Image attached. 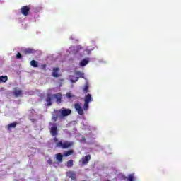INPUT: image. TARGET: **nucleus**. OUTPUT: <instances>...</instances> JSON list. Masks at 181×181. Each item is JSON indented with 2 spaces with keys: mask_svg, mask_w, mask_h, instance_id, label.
<instances>
[{
  "mask_svg": "<svg viewBox=\"0 0 181 181\" xmlns=\"http://www.w3.org/2000/svg\"><path fill=\"white\" fill-rule=\"evenodd\" d=\"M30 64L32 67H39V64L35 60L30 61Z\"/></svg>",
  "mask_w": 181,
  "mask_h": 181,
  "instance_id": "17",
  "label": "nucleus"
},
{
  "mask_svg": "<svg viewBox=\"0 0 181 181\" xmlns=\"http://www.w3.org/2000/svg\"><path fill=\"white\" fill-rule=\"evenodd\" d=\"M88 58L83 59L82 61H81L79 64L81 67H84V66H87V64H88Z\"/></svg>",
  "mask_w": 181,
  "mask_h": 181,
  "instance_id": "14",
  "label": "nucleus"
},
{
  "mask_svg": "<svg viewBox=\"0 0 181 181\" xmlns=\"http://www.w3.org/2000/svg\"><path fill=\"white\" fill-rule=\"evenodd\" d=\"M59 71H60V68L59 67H55L52 69V76L57 78L60 77V75H59Z\"/></svg>",
  "mask_w": 181,
  "mask_h": 181,
  "instance_id": "7",
  "label": "nucleus"
},
{
  "mask_svg": "<svg viewBox=\"0 0 181 181\" xmlns=\"http://www.w3.org/2000/svg\"><path fill=\"white\" fill-rule=\"evenodd\" d=\"M71 81V83H76V81H78L79 77H76L74 76H70Z\"/></svg>",
  "mask_w": 181,
  "mask_h": 181,
  "instance_id": "20",
  "label": "nucleus"
},
{
  "mask_svg": "<svg viewBox=\"0 0 181 181\" xmlns=\"http://www.w3.org/2000/svg\"><path fill=\"white\" fill-rule=\"evenodd\" d=\"M90 159H91V156L90 154H88L87 156H86L81 159L82 164L83 165L88 164V162H90Z\"/></svg>",
  "mask_w": 181,
  "mask_h": 181,
  "instance_id": "6",
  "label": "nucleus"
},
{
  "mask_svg": "<svg viewBox=\"0 0 181 181\" xmlns=\"http://www.w3.org/2000/svg\"><path fill=\"white\" fill-rule=\"evenodd\" d=\"M73 160H69V161H67L66 163V166L67 168H73Z\"/></svg>",
  "mask_w": 181,
  "mask_h": 181,
  "instance_id": "23",
  "label": "nucleus"
},
{
  "mask_svg": "<svg viewBox=\"0 0 181 181\" xmlns=\"http://www.w3.org/2000/svg\"><path fill=\"white\" fill-rule=\"evenodd\" d=\"M23 53L24 54H33L36 53V51L32 48H27L23 49Z\"/></svg>",
  "mask_w": 181,
  "mask_h": 181,
  "instance_id": "8",
  "label": "nucleus"
},
{
  "mask_svg": "<svg viewBox=\"0 0 181 181\" xmlns=\"http://www.w3.org/2000/svg\"><path fill=\"white\" fill-rule=\"evenodd\" d=\"M57 126L54 124V126L51 127L50 134L52 136H56L57 135Z\"/></svg>",
  "mask_w": 181,
  "mask_h": 181,
  "instance_id": "9",
  "label": "nucleus"
},
{
  "mask_svg": "<svg viewBox=\"0 0 181 181\" xmlns=\"http://www.w3.org/2000/svg\"><path fill=\"white\" fill-rule=\"evenodd\" d=\"M15 97H21L22 95V90H18L13 92Z\"/></svg>",
  "mask_w": 181,
  "mask_h": 181,
  "instance_id": "18",
  "label": "nucleus"
},
{
  "mask_svg": "<svg viewBox=\"0 0 181 181\" xmlns=\"http://www.w3.org/2000/svg\"><path fill=\"white\" fill-rule=\"evenodd\" d=\"M58 119H59V115H53V117H52L53 121L56 122V121H57Z\"/></svg>",
  "mask_w": 181,
  "mask_h": 181,
  "instance_id": "26",
  "label": "nucleus"
},
{
  "mask_svg": "<svg viewBox=\"0 0 181 181\" xmlns=\"http://www.w3.org/2000/svg\"><path fill=\"white\" fill-rule=\"evenodd\" d=\"M21 13L24 16H28L29 15V13L30 12V7L28 6H23L21 8Z\"/></svg>",
  "mask_w": 181,
  "mask_h": 181,
  "instance_id": "4",
  "label": "nucleus"
},
{
  "mask_svg": "<svg viewBox=\"0 0 181 181\" xmlns=\"http://www.w3.org/2000/svg\"><path fill=\"white\" fill-rule=\"evenodd\" d=\"M129 181H134V176L132 175H129L128 177Z\"/></svg>",
  "mask_w": 181,
  "mask_h": 181,
  "instance_id": "27",
  "label": "nucleus"
},
{
  "mask_svg": "<svg viewBox=\"0 0 181 181\" xmlns=\"http://www.w3.org/2000/svg\"><path fill=\"white\" fill-rule=\"evenodd\" d=\"M56 159L59 163L63 162V155H62V153H60L56 154Z\"/></svg>",
  "mask_w": 181,
  "mask_h": 181,
  "instance_id": "15",
  "label": "nucleus"
},
{
  "mask_svg": "<svg viewBox=\"0 0 181 181\" xmlns=\"http://www.w3.org/2000/svg\"><path fill=\"white\" fill-rule=\"evenodd\" d=\"M6 81H8V76H0V83H6Z\"/></svg>",
  "mask_w": 181,
  "mask_h": 181,
  "instance_id": "16",
  "label": "nucleus"
},
{
  "mask_svg": "<svg viewBox=\"0 0 181 181\" xmlns=\"http://www.w3.org/2000/svg\"><path fill=\"white\" fill-rule=\"evenodd\" d=\"M74 108L79 115H84V110L80 105V103H75Z\"/></svg>",
  "mask_w": 181,
  "mask_h": 181,
  "instance_id": "2",
  "label": "nucleus"
},
{
  "mask_svg": "<svg viewBox=\"0 0 181 181\" xmlns=\"http://www.w3.org/2000/svg\"><path fill=\"white\" fill-rule=\"evenodd\" d=\"M88 104L89 103H87L84 102V105H83L84 111H87V110H88Z\"/></svg>",
  "mask_w": 181,
  "mask_h": 181,
  "instance_id": "25",
  "label": "nucleus"
},
{
  "mask_svg": "<svg viewBox=\"0 0 181 181\" xmlns=\"http://www.w3.org/2000/svg\"><path fill=\"white\" fill-rule=\"evenodd\" d=\"M93 98L91 97V94L88 93L85 96L84 98V103H86L88 104H90V103H91V101H93Z\"/></svg>",
  "mask_w": 181,
  "mask_h": 181,
  "instance_id": "11",
  "label": "nucleus"
},
{
  "mask_svg": "<svg viewBox=\"0 0 181 181\" xmlns=\"http://www.w3.org/2000/svg\"><path fill=\"white\" fill-rule=\"evenodd\" d=\"M18 124V122H16L9 124L7 126L8 131H11V129H13L14 128H16V124Z\"/></svg>",
  "mask_w": 181,
  "mask_h": 181,
  "instance_id": "12",
  "label": "nucleus"
},
{
  "mask_svg": "<svg viewBox=\"0 0 181 181\" xmlns=\"http://www.w3.org/2000/svg\"><path fill=\"white\" fill-rule=\"evenodd\" d=\"M74 145V143L73 141H64L63 143L62 141H59L57 143L56 146L57 148H62V149H67L68 148H71Z\"/></svg>",
  "mask_w": 181,
  "mask_h": 181,
  "instance_id": "1",
  "label": "nucleus"
},
{
  "mask_svg": "<svg viewBox=\"0 0 181 181\" xmlns=\"http://www.w3.org/2000/svg\"><path fill=\"white\" fill-rule=\"evenodd\" d=\"M41 69H42V70H45V69H46V64H42L41 66Z\"/></svg>",
  "mask_w": 181,
  "mask_h": 181,
  "instance_id": "31",
  "label": "nucleus"
},
{
  "mask_svg": "<svg viewBox=\"0 0 181 181\" xmlns=\"http://www.w3.org/2000/svg\"><path fill=\"white\" fill-rule=\"evenodd\" d=\"M47 163H48L49 165H52L53 160H52L51 158H49V159L47 160Z\"/></svg>",
  "mask_w": 181,
  "mask_h": 181,
  "instance_id": "29",
  "label": "nucleus"
},
{
  "mask_svg": "<svg viewBox=\"0 0 181 181\" xmlns=\"http://www.w3.org/2000/svg\"><path fill=\"white\" fill-rule=\"evenodd\" d=\"M66 98H69V100H71V98H74L76 100V95L71 94V93L69 92L66 93Z\"/></svg>",
  "mask_w": 181,
  "mask_h": 181,
  "instance_id": "19",
  "label": "nucleus"
},
{
  "mask_svg": "<svg viewBox=\"0 0 181 181\" xmlns=\"http://www.w3.org/2000/svg\"><path fill=\"white\" fill-rule=\"evenodd\" d=\"M53 95L48 94L46 98V103H47V107H50V105H52V100H53Z\"/></svg>",
  "mask_w": 181,
  "mask_h": 181,
  "instance_id": "10",
  "label": "nucleus"
},
{
  "mask_svg": "<svg viewBox=\"0 0 181 181\" xmlns=\"http://www.w3.org/2000/svg\"><path fill=\"white\" fill-rule=\"evenodd\" d=\"M73 152H74V151L69 150L68 151H65L64 153V156H70V155H73Z\"/></svg>",
  "mask_w": 181,
  "mask_h": 181,
  "instance_id": "21",
  "label": "nucleus"
},
{
  "mask_svg": "<svg viewBox=\"0 0 181 181\" xmlns=\"http://www.w3.org/2000/svg\"><path fill=\"white\" fill-rule=\"evenodd\" d=\"M88 83H86V85H85V86H84V88H83V93H88L90 90H88Z\"/></svg>",
  "mask_w": 181,
  "mask_h": 181,
  "instance_id": "24",
  "label": "nucleus"
},
{
  "mask_svg": "<svg viewBox=\"0 0 181 181\" xmlns=\"http://www.w3.org/2000/svg\"><path fill=\"white\" fill-rule=\"evenodd\" d=\"M52 97H54L57 104H60V103H62V99L63 98V96L62 95L61 93L53 94Z\"/></svg>",
  "mask_w": 181,
  "mask_h": 181,
  "instance_id": "5",
  "label": "nucleus"
},
{
  "mask_svg": "<svg viewBox=\"0 0 181 181\" xmlns=\"http://www.w3.org/2000/svg\"><path fill=\"white\" fill-rule=\"evenodd\" d=\"M53 140H54V142H58L59 141V139L57 137H54L53 139Z\"/></svg>",
  "mask_w": 181,
  "mask_h": 181,
  "instance_id": "30",
  "label": "nucleus"
},
{
  "mask_svg": "<svg viewBox=\"0 0 181 181\" xmlns=\"http://www.w3.org/2000/svg\"><path fill=\"white\" fill-rule=\"evenodd\" d=\"M59 112L62 117H69V115L71 114V110L63 107L62 109L59 110Z\"/></svg>",
  "mask_w": 181,
  "mask_h": 181,
  "instance_id": "3",
  "label": "nucleus"
},
{
  "mask_svg": "<svg viewBox=\"0 0 181 181\" xmlns=\"http://www.w3.org/2000/svg\"><path fill=\"white\" fill-rule=\"evenodd\" d=\"M16 59H22V55L19 52L16 54Z\"/></svg>",
  "mask_w": 181,
  "mask_h": 181,
  "instance_id": "28",
  "label": "nucleus"
},
{
  "mask_svg": "<svg viewBox=\"0 0 181 181\" xmlns=\"http://www.w3.org/2000/svg\"><path fill=\"white\" fill-rule=\"evenodd\" d=\"M76 76H78L79 77H81V78H85L84 77V73H82L81 71H76L75 72Z\"/></svg>",
  "mask_w": 181,
  "mask_h": 181,
  "instance_id": "22",
  "label": "nucleus"
},
{
  "mask_svg": "<svg viewBox=\"0 0 181 181\" xmlns=\"http://www.w3.org/2000/svg\"><path fill=\"white\" fill-rule=\"evenodd\" d=\"M68 175H69V177H70V179H71V180H76L77 177H76V173H74V171H69Z\"/></svg>",
  "mask_w": 181,
  "mask_h": 181,
  "instance_id": "13",
  "label": "nucleus"
}]
</instances>
